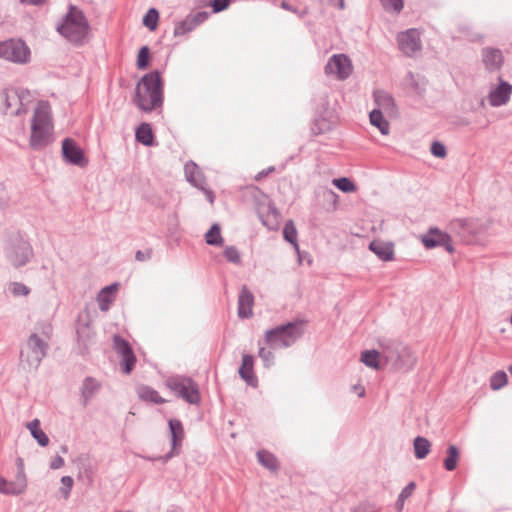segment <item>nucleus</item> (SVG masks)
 Returning a JSON list of instances; mask_svg holds the SVG:
<instances>
[{
  "label": "nucleus",
  "mask_w": 512,
  "mask_h": 512,
  "mask_svg": "<svg viewBox=\"0 0 512 512\" xmlns=\"http://www.w3.org/2000/svg\"><path fill=\"white\" fill-rule=\"evenodd\" d=\"M16 466H17L16 476H20V474H22L23 476H26L25 471H24V462H23L22 458L18 457L16 459Z\"/></svg>",
  "instance_id": "nucleus-60"
},
{
  "label": "nucleus",
  "mask_w": 512,
  "mask_h": 512,
  "mask_svg": "<svg viewBox=\"0 0 512 512\" xmlns=\"http://www.w3.org/2000/svg\"><path fill=\"white\" fill-rule=\"evenodd\" d=\"M258 356L262 359L266 368H269L274 364L275 356L271 350H267L265 347H260Z\"/></svg>",
  "instance_id": "nucleus-46"
},
{
  "label": "nucleus",
  "mask_w": 512,
  "mask_h": 512,
  "mask_svg": "<svg viewBox=\"0 0 512 512\" xmlns=\"http://www.w3.org/2000/svg\"><path fill=\"white\" fill-rule=\"evenodd\" d=\"M381 350H365L361 353V361L368 367L378 369L380 366Z\"/></svg>",
  "instance_id": "nucleus-33"
},
{
  "label": "nucleus",
  "mask_w": 512,
  "mask_h": 512,
  "mask_svg": "<svg viewBox=\"0 0 512 512\" xmlns=\"http://www.w3.org/2000/svg\"><path fill=\"white\" fill-rule=\"evenodd\" d=\"M159 21V12L156 8H150L143 17V25L150 31L156 30Z\"/></svg>",
  "instance_id": "nucleus-37"
},
{
  "label": "nucleus",
  "mask_w": 512,
  "mask_h": 512,
  "mask_svg": "<svg viewBox=\"0 0 512 512\" xmlns=\"http://www.w3.org/2000/svg\"><path fill=\"white\" fill-rule=\"evenodd\" d=\"M165 385L177 397L191 405H198L201 401L198 385L190 377L183 375L170 376L165 380Z\"/></svg>",
  "instance_id": "nucleus-7"
},
{
  "label": "nucleus",
  "mask_w": 512,
  "mask_h": 512,
  "mask_svg": "<svg viewBox=\"0 0 512 512\" xmlns=\"http://www.w3.org/2000/svg\"><path fill=\"white\" fill-rule=\"evenodd\" d=\"M27 428L30 430L31 435L41 447H46L49 444V438L40 427V421L34 419L28 423Z\"/></svg>",
  "instance_id": "nucleus-30"
},
{
  "label": "nucleus",
  "mask_w": 512,
  "mask_h": 512,
  "mask_svg": "<svg viewBox=\"0 0 512 512\" xmlns=\"http://www.w3.org/2000/svg\"><path fill=\"white\" fill-rule=\"evenodd\" d=\"M164 83L159 71L142 76L136 84L133 103L143 112H151L163 105Z\"/></svg>",
  "instance_id": "nucleus-1"
},
{
  "label": "nucleus",
  "mask_w": 512,
  "mask_h": 512,
  "mask_svg": "<svg viewBox=\"0 0 512 512\" xmlns=\"http://www.w3.org/2000/svg\"><path fill=\"white\" fill-rule=\"evenodd\" d=\"M209 17L206 11H198L196 13H189L183 20L175 23L173 35L175 37L183 36L192 32L200 24L205 22Z\"/></svg>",
  "instance_id": "nucleus-14"
},
{
  "label": "nucleus",
  "mask_w": 512,
  "mask_h": 512,
  "mask_svg": "<svg viewBox=\"0 0 512 512\" xmlns=\"http://www.w3.org/2000/svg\"><path fill=\"white\" fill-rule=\"evenodd\" d=\"M10 291L14 296H27L30 293V289L20 282H13Z\"/></svg>",
  "instance_id": "nucleus-49"
},
{
  "label": "nucleus",
  "mask_w": 512,
  "mask_h": 512,
  "mask_svg": "<svg viewBox=\"0 0 512 512\" xmlns=\"http://www.w3.org/2000/svg\"><path fill=\"white\" fill-rule=\"evenodd\" d=\"M21 2L27 5L39 6L42 5L45 2V0H21Z\"/></svg>",
  "instance_id": "nucleus-63"
},
{
  "label": "nucleus",
  "mask_w": 512,
  "mask_h": 512,
  "mask_svg": "<svg viewBox=\"0 0 512 512\" xmlns=\"http://www.w3.org/2000/svg\"><path fill=\"white\" fill-rule=\"evenodd\" d=\"M61 483L63 486L60 488V492L63 495V497L67 499L73 487V478L71 476H63L61 478Z\"/></svg>",
  "instance_id": "nucleus-50"
},
{
  "label": "nucleus",
  "mask_w": 512,
  "mask_h": 512,
  "mask_svg": "<svg viewBox=\"0 0 512 512\" xmlns=\"http://www.w3.org/2000/svg\"><path fill=\"white\" fill-rule=\"evenodd\" d=\"M101 383L94 377H86L80 387L81 404L86 407L91 399L100 391Z\"/></svg>",
  "instance_id": "nucleus-19"
},
{
  "label": "nucleus",
  "mask_w": 512,
  "mask_h": 512,
  "mask_svg": "<svg viewBox=\"0 0 512 512\" xmlns=\"http://www.w3.org/2000/svg\"><path fill=\"white\" fill-rule=\"evenodd\" d=\"M63 465H64V459L60 455H57L51 461L50 468L53 470H56V469L61 468Z\"/></svg>",
  "instance_id": "nucleus-58"
},
{
  "label": "nucleus",
  "mask_w": 512,
  "mask_h": 512,
  "mask_svg": "<svg viewBox=\"0 0 512 512\" xmlns=\"http://www.w3.org/2000/svg\"><path fill=\"white\" fill-rule=\"evenodd\" d=\"M184 172L189 183L200 190H204V186H206V180L196 163L193 161L187 162L184 166Z\"/></svg>",
  "instance_id": "nucleus-20"
},
{
  "label": "nucleus",
  "mask_w": 512,
  "mask_h": 512,
  "mask_svg": "<svg viewBox=\"0 0 512 512\" xmlns=\"http://www.w3.org/2000/svg\"><path fill=\"white\" fill-rule=\"evenodd\" d=\"M370 123L377 127L382 135H387L390 130L389 122L384 118L380 109H373L370 114Z\"/></svg>",
  "instance_id": "nucleus-29"
},
{
  "label": "nucleus",
  "mask_w": 512,
  "mask_h": 512,
  "mask_svg": "<svg viewBox=\"0 0 512 512\" xmlns=\"http://www.w3.org/2000/svg\"><path fill=\"white\" fill-rule=\"evenodd\" d=\"M57 32L74 44H82L89 32V23L84 13L71 5Z\"/></svg>",
  "instance_id": "nucleus-6"
},
{
  "label": "nucleus",
  "mask_w": 512,
  "mask_h": 512,
  "mask_svg": "<svg viewBox=\"0 0 512 512\" xmlns=\"http://www.w3.org/2000/svg\"><path fill=\"white\" fill-rule=\"evenodd\" d=\"M405 81L417 94H424L425 88L420 85L416 75L412 71L406 74Z\"/></svg>",
  "instance_id": "nucleus-43"
},
{
  "label": "nucleus",
  "mask_w": 512,
  "mask_h": 512,
  "mask_svg": "<svg viewBox=\"0 0 512 512\" xmlns=\"http://www.w3.org/2000/svg\"><path fill=\"white\" fill-rule=\"evenodd\" d=\"M168 426L171 436V446L181 450L182 441L185 435L182 422L178 419H170L168 421Z\"/></svg>",
  "instance_id": "nucleus-24"
},
{
  "label": "nucleus",
  "mask_w": 512,
  "mask_h": 512,
  "mask_svg": "<svg viewBox=\"0 0 512 512\" xmlns=\"http://www.w3.org/2000/svg\"><path fill=\"white\" fill-rule=\"evenodd\" d=\"M205 241L211 246H221L223 238L221 236V227L218 223L212 224L210 229L205 234Z\"/></svg>",
  "instance_id": "nucleus-34"
},
{
  "label": "nucleus",
  "mask_w": 512,
  "mask_h": 512,
  "mask_svg": "<svg viewBox=\"0 0 512 512\" xmlns=\"http://www.w3.org/2000/svg\"><path fill=\"white\" fill-rule=\"evenodd\" d=\"M6 257L15 268L22 267L33 257L32 246L18 234L10 239L6 248Z\"/></svg>",
  "instance_id": "nucleus-9"
},
{
  "label": "nucleus",
  "mask_w": 512,
  "mask_h": 512,
  "mask_svg": "<svg viewBox=\"0 0 512 512\" xmlns=\"http://www.w3.org/2000/svg\"><path fill=\"white\" fill-rule=\"evenodd\" d=\"M53 130L52 117L48 103L41 102L36 107L31 119L29 145L33 150H41L51 142Z\"/></svg>",
  "instance_id": "nucleus-4"
},
{
  "label": "nucleus",
  "mask_w": 512,
  "mask_h": 512,
  "mask_svg": "<svg viewBox=\"0 0 512 512\" xmlns=\"http://www.w3.org/2000/svg\"><path fill=\"white\" fill-rule=\"evenodd\" d=\"M327 75L336 74L338 79L345 80L352 73V64L345 54L333 55L325 65Z\"/></svg>",
  "instance_id": "nucleus-12"
},
{
  "label": "nucleus",
  "mask_w": 512,
  "mask_h": 512,
  "mask_svg": "<svg viewBox=\"0 0 512 512\" xmlns=\"http://www.w3.org/2000/svg\"><path fill=\"white\" fill-rule=\"evenodd\" d=\"M416 488L415 482L411 481L409 482L400 492L398 495L397 501L395 503L396 509L398 512L402 511L404 507V502L406 499H408L412 493L414 492Z\"/></svg>",
  "instance_id": "nucleus-36"
},
{
  "label": "nucleus",
  "mask_w": 512,
  "mask_h": 512,
  "mask_svg": "<svg viewBox=\"0 0 512 512\" xmlns=\"http://www.w3.org/2000/svg\"><path fill=\"white\" fill-rule=\"evenodd\" d=\"M379 347L384 364L393 372L406 373L412 370L417 362V358L411 349L402 342L381 339Z\"/></svg>",
  "instance_id": "nucleus-2"
},
{
  "label": "nucleus",
  "mask_w": 512,
  "mask_h": 512,
  "mask_svg": "<svg viewBox=\"0 0 512 512\" xmlns=\"http://www.w3.org/2000/svg\"><path fill=\"white\" fill-rule=\"evenodd\" d=\"M118 287V283H112L100 290L97 295V301L101 311L109 310L110 304L114 301L115 293L117 292Z\"/></svg>",
  "instance_id": "nucleus-23"
},
{
  "label": "nucleus",
  "mask_w": 512,
  "mask_h": 512,
  "mask_svg": "<svg viewBox=\"0 0 512 512\" xmlns=\"http://www.w3.org/2000/svg\"><path fill=\"white\" fill-rule=\"evenodd\" d=\"M135 139L137 142L147 147L155 146L154 134L149 123H141L135 131Z\"/></svg>",
  "instance_id": "nucleus-25"
},
{
  "label": "nucleus",
  "mask_w": 512,
  "mask_h": 512,
  "mask_svg": "<svg viewBox=\"0 0 512 512\" xmlns=\"http://www.w3.org/2000/svg\"><path fill=\"white\" fill-rule=\"evenodd\" d=\"M231 0H212L211 7L213 13H219L227 9L230 5Z\"/></svg>",
  "instance_id": "nucleus-53"
},
{
  "label": "nucleus",
  "mask_w": 512,
  "mask_h": 512,
  "mask_svg": "<svg viewBox=\"0 0 512 512\" xmlns=\"http://www.w3.org/2000/svg\"><path fill=\"white\" fill-rule=\"evenodd\" d=\"M281 8H283L284 10H287V11H290L292 13L297 14L300 18H303V17H305L308 14V10L307 9H304V10L300 11L299 9L295 8L294 6H292L291 4H289L286 1H283L281 3Z\"/></svg>",
  "instance_id": "nucleus-55"
},
{
  "label": "nucleus",
  "mask_w": 512,
  "mask_h": 512,
  "mask_svg": "<svg viewBox=\"0 0 512 512\" xmlns=\"http://www.w3.org/2000/svg\"><path fill=\"white\" fill-rule=\"evenodd\" d=\"M113 347H114V350L121 356L133 352V349H132L130 343L127 340H125L123 337H121L120 335H117V334L114 335V337H113Z\"/></svg>",
  "instance_id": "nucleus-38"
},
{
  "label": "nucleus",
  "mask_w": 512,
  "mask_h": 512,
  "mask_svg": "<svg viewBox=\"0 0 512 512\" xmlns=\"http://www.w3.org/2000/svg\"><path fill=\"white\" fill-rule=\"evenodd\" d=\"M297 229H296V226L294 224V222L292 220H288L285 225H284V228H283V237L284 239L289 242L290 244L293 245V247L295 248V250H299V244H298V240H297Z\"/></svg>",
  "instance_id": "nucleus-35"
},
{
  "label": "nucleus",
  "mask_w": 512,
  "mask_h": 512,
  "mask_svg": "<svg viewBox=\"0 0 512 512\" xmlns=\"http://www.w3.org/2000/svg\"><path fill=\"white\" fill-rule=\"evenodd\" d=\"M508 381V377L505 371L499 370L495 372L490 378V387L492 390H499L503 388Z\"/></svg>",
  "instance_id": "nucleus-39"
},
{
  "label": "nucleus",
  "mask_w": 512,
  "mask_h": 512,
  "mask_svg": "<svg viewBox=\"0 0 512 512\" xmlns=\"http://www.w3.org/2000/svg\"><path fill=\"white\" fill-rule=\"evenodd\" d=\"M422 243L428 249L443 247L447 252L453 253L454 246L449 234L433 227L422 237Z\"/></svg>",
  "instance_id": "nucleus-11"
},
{
  "label": "nucleus",
  "mask_w": 512,
  "mask_h": 512,
  "mask_svg": "<svg viewBox=\"0 0 512 512\" xmlns=\"http://www.w3.org/2000/svg\"><path fill=\"white\" fill-rule=\"evenodd\" d=\"M504 62L502 51L498 48L487 47L482 49V64L489 72L500 71Z\"/></svg>",
  "instance_id": "nucleus-16"
},
{
  "label": "nucleus",
  "mask_w": 512,
  "mask_h": 512,
  "mask_svg": "<svg viewBox=\"0 0 512 512\" xmlns=\"http://www.w3.org/2000/svg\"><path fill=\"white\" fill-rule=\"evenodd\" d=\"M121 357H122L121 364L123 365V372L125 374H130L132 372V370L134 369L136 361H137L134 352L123 355Z\"/></svg>",
  "instance_id": "nucleus-44"
},
{
  "label": "nucleus",
  "mask_w": 512,
  "mask_h": 512,
  "mask_svg": "<svg viewBox=\"0 0 512 512\" xmlns=\"http://www.w3.org/2000/svg\"><path fill=\"white\" fill-rule=\"evenodd\" d=\"M512 84L499 77L497 87L492 89L488 94V101L492 107H500L505 105L511 97Z\"/></svg>",
  "instance_id": "nucleus-15"
},
{
  "label": "nucleus",
  "mask_w": 512,
  "mask_h": 512,
  "mask_svg": "<svg viewBox=\"0 0 512 512\" xmlns=\"http://www.w3.org/2000/svg\"><path fill=\"white\" fill-rule=\"evenodd\" d=\"M385 10H393L399 13L404 7L403 0H380Z\"/></svg>",
  "instance_id": "nucleus-47"
},
{
  "label": "nucleus",
  "mask_w": 512,
  "mask_h": 512,
  "mask_svg": "<svg viewBox=\"0 0 512 512\" xmlns=\"http://www.w3.org/2000/svg\"><path fill=\"white\" fill-rule=\"evenodd\" d=\"M30 56V48L22 39L0 41V59L23 65L30 61Z\"/></svg>",
  "instance_id": "nucleus-8"
},
{
  "label": "nucleus",
  "mask_w": 512,
  "mask_h": 512,
  "mask_svg": "<svg viewBox=\"0 0 512 512\" xmlns=\"http://www.w3.org/2000/svg\"><path fill=\"white\" fill-rule=\"evenodd\" d=\"M354 512H379L375 508L368 506V505H361L357 507Z\"/></svg>",
  "instance_id": "nucleus-62"
},
{
  "label": "nucleus",
  "mask_w": 512,
  "mask_h": 512,
  "mask_svg": "<svg viewBox=\"0 0 512 512\" xmlns=\"http://www.w3.org/2000/svg\"><path fill=\"white\" fill-rule=\"evenodd\" d=\"M369 249L382 261L394 260V245L391 242L374 240L370 242Z\"/></svg>",
  "instance_id": "nucleus-22"
},
{
  "label": "nucleus",
  "mask_w": 512,
  "mask_h": 512,
  "mask_svg": "<svg viewBox=\"0 0 512 512\" xmlns=\"http://www.w3.org/2000/svg\"><path fill=\"white\" fill-rule=\"evenodd\" d=\"M27 487V478L20 474V476L15 475V479L13 481H8L6 478L0 476V493L5 495H20L22 494Z\"/></svg>",
  "instance_id": "nucleus-17"
},
{
  "label": "nucleus",
  "mask_w": 512,
  "mask_h": 512,
  "mask_svg": "<svg viewBox=\"0 0 512 512\" xmlns=\"http://www.w3.org/2000/svg\"><path fill=\"white\" fill-rule=\"evenodd\" d=\"M53 334V327L48 321H39L35 325V331L29 336L26 343L27 353L20 352L21 361L26 356V362L30 367L38 368L46 357L49 349V341Z\"/></svg>",
  "instance_id": "nucleus-3"
},
{
  "label": "nucleus",
  "mask_w": 512,
  "mask_h": 512,
  "mask_svg": "<svg viewBox=\"0 0 512 512\" xmlns=\"http://www.w3.org/2000/svg\"><path fill=\"white\" fill-rule=\"evenodd\" d=\"M206 194V197H207V200L210 202V203H213L214 200H215V195H214V192L209 190V189H206L204 187V190H203Z\"/></svg>",
  "instance_id": "nucleus-64"
},
{
  "label": "nucleus",
  "mask_w": 512,
  "mask_h": 512,
  "mask_svg": "<svg viewBox=\"0 0 512 512\" xmlns=\"http://www.w3.org/2000/svg\"><path fill=\"white\" fill-rule=\"evenodd\" d=\"M431 154L437 158H444L447 155L446 147L439 141H434L430 148Z\"/></svg>",
  "instance_id": "nucleus-48"
},
{
  "label": "nucleus",
  "mask_w": 512,
  "mask_h": 512,
  "mask_svg": "<svg viewBox=\"0 0 512 512\" xmlns=\"http://www.w3.org/2000/svg\"><path fill=\"white\" fill-rule=\"evenodd\" d=\"M375 102L379 107L387 109L390 106H394L393 97L383 91L374 93Z\"/></svg>",
  "instance_id": "nucleus-42"
},
{
  "label": "nucleus",
  "mask_w": 512,
  "mask_h": 512,
  "mask_svg": "<svg viewBox=\"0 0 512 512\" xmlns=\"http://www.w3.org/2000/svg\"><path fill=\"white\" fill-rule=\"evenodd\" d=\"M4 95V103H5V106L7 109L11 108L14 103L18 100H20V95L18 94V92L16 90H12V91H4L3 93Z\"/></svg>",
  "instance_id": "nucleus-51"
},
{
  "label": "nucleus",
  "mask_w": 512,
  "mask_h": 512,
  "mask_svg": "<svg viewBox=\"0 0 512 512\" xmlns=\"http://www.w3.org/2000/svg\"><path fill=\"white\" fill-rule=\"evenodd\" d=\"M324 126H327V123L324 119L315 120V122L313 123V125L311 127V130H312L313 134L319 135V134H322L326 130V127H324Z\"/></svg>",
  "instance_id": "nucleus-56"
},
{
  "label": "nucleus",
  "mask_w": 512,
  "mask_h": 512,
  "mask_svg": "<svg viewBox=\"0 0 512 512\" xmlns=\"http://www.w3.org/2000/svg\"><path fill=\"white\" fill-rule=\"evenodd\" d=\"M470 220L468 219H456L452 222V226L454 228H459L460 231L459 233L460 234H465L466 232H470L471 231V225H470Z\"/></svg>",
  "instance_id": "nucleus-52"
},
{
  "label": "nucleus",
  "mask_w": 512,
  "mask_h": 512,
  "mask_svg": "<svg viewBox=\"0 0 512 512\" xmlns=\"http://www.w3.org/2000/svg\"><path fill=\"white\" fill-rule=\"evenodd\" d=\"M460 459V451L459 449L450 444L446 450V457L443 460L444 469L451 472L457 468L458 461Z\"/></svg>",
  "instance_id": "nucleus-28"
},
{
  "label": "nucleus",
  "mask_w": 512,
  "mask_h": 512,
  "mask_svg": "<svg viewBox=\"0 0 512 512\" xmlns=\"http://www.w3.org/2000/svg\"><path fill=\"white\" fill-rule=\"evenodd\" d=\"M62 156L65 162L80 168L86 167L89 163L83 149L71 138L62 141Z\"/></svg>",
  "instance_id": "nucleus-10"
},
{
  "label": "nucleus",
  "mask_w": 512,
  "mask_h": 512,
  "mask_svg": "<svg viewBox=\"0 0 512 512\" xmlns=\"http://www.w3.org/2000/svg\"><path fill=\"white\" fill-rule=\"evenodd\" d=\"M151 257H152L151 249H147L145 251L138 250L135 254V259L140 262L149 260Z\"/></svg>",
  "instance_id": "nucleus-57"
},
{
  "label": "nucleus",
  "mask_w": 512,
  "mask_h": 512,
  "mask_svg": "<svg viewBox=\"0 0 512 512\" xmlns=\"http://www.w3.org/2000/svg\"><path fill=\"white\" fill-rule=\"evenodd\" d=\"M413 445H414V454L417 459L426 458L431 450L430 441L422 436H417L414 439Z\"/></svg>",
  "instance_id": "nucleus-32"
},
{
  "label": "nucleus",
  "mask_w": 512,
  "mask_h": 512,
  "mask_svg": "<svg viewBox=\"0 0 512 512\" xmlns=\"http://www.w3.org/2000/svg\"><path fill=\"white\" fill-rule=\"evenodd\" d=\"M254 304V296L251 291L244 285L238 296V317L242 319L250 318L253 314L252 307Z\"/></svg>",
  "instance_id": "nucleus-18"
},
{
  "label": "nucleus",
  "mask_w": 512,
  "mask_h": 512,
  "mask_svg": "<svg viewBox=\"0 0 512 512\" xmlns=\"http://www.w3.org/2000/svg\"><path fill=\"white\" fill-rule=\"evenodd\" d=\"M274 170H275V168H274L273 166H270V167H268L267 169H264V170L260 171V172L256 175L255 179H256L257 181H259V180H261L263 177H266L269 173L273 172Z\"/></svg>",
  "instance_id": "nucleus-61"
},
{
  "label": "nucleus",
  "mask_w": 512,
  "mask_h": 512,
  "mask_svg": "<svg viewBox=\"0 0 512 512\" xmlns=\"http://www.w3.org/2000/svg\"><path fill=\"white\" fill-rule=\"evenodd\" d=\"M254 358L249 354H244L242 357V363L239 368L240 377L250 386L256 387L258 380L253 370Z\"/></svg>",
  "instance_id": "nucleus-21"
},
{
  "label": "nucleus",
  "mask_w": 512,
  "mask_h": 512,
  "mask_svg": "<svg viewBox=\"0 0 512 512\" xmlns=\"http://www.w3.org/2000/svg\"><path fill=\"white\" fill-rule=\"evenodd\" d=\"M323 196L331 200L334 204L337 202L338 195L332 189H324Z\"/></svg>",
  "instance_id": "nucleus-59"
},
{
  "label": "nucleus",
  "mask_w": 512,
  "mask_h": 512,
  "mask_svg": "<svg viewBox=\"0 0 512 512\" xmlns=\"http://www.w3.org/2000/svg\"><path fill=\"white\" fill-rule=\"evenodd\" d=\"M332 184L345 193H351L356 191V185L352 180H350L347 177L335 178L332 180Z\"/></svg>",
  "instance_id": "nucleus-40"
},
{
  "label": "nucleus",
  "mask_w": 512,
  "mask_h": 512,
  "mask_svg": "<svg viewBox=\"0 0 512 512\" xmlns=\"http://www.w3.org/2000/svg\"><path fill=\"white\" fill-rule=\"evenodd\" d=\"M78 344L82 346V353L87 351L88 344L94 336V332L89 323H78L76 328Z\"/></svg>",
  "instance_id": "nucleus-26"
},
{
  "label": "nucleus",
  "mask_w": 512,
  "mask_h": 512,
  "mask_svg": "<svg viewBox=\"0 0 512 512\" xmlns=\"http://www.w3.org/2000/svg\"><path fill=\"white\" fill-rule=\"evenodd\" d=\"M137 394L141 400L146 402L154 404H163L166 402V400L162 398L155 389L147 385L139 386L137 388Z\"/></svg>",
  "instance_id": "nucleus-27"
},
{
  "label": "nucleus",
  "mask_w": 512,
  "mask_h": 512,
  "mask_svg": "<svg viewBox=\"0 0 512 512\" xmlns=\"http://www.w3.org/2000/svg\"><path fill=\"white\" fill-rule=\"evenodd\" d=\"M305 324V320L296 319L271 328L265 332L264 342L272 349L291 347L303 336Z\"/></svg>",
  "instance_id": "nucleus-5"
},
{
  "label": "nucleus",
  "mask_w": 512,
  "mask_h": 512,
  "mask_svg": "<svg viewBox=\"0 0 512 512\" xmlns=\"http://www.w3.org/2000/svg\"><path fill=\"white\" fill-rule=\"evenodd\" d=\"M150 49L148 46H142L137 55L136 65L139 70H145L149 66Z\"/></svg>",
  "instance_id": "nucleus-41"
},
{
  "label": "nucleus",
  "mask_w": 512,
  "mask_h": 512,
  "mask_svg": "<svg viewBox=\"0 0 512 512\" xmlns=\"http://www.w3.org/2000/svg\"><path fill=\"white\" fill-rule=\"evenodd\" d=\"M399 49L408 57H412L422 48L420 34L416 29H408L397 36Z\"/></svg>",
  "instance_id": "nucleus-13"
},
{
  "label": "nucleus",
  "mask_w": 512,
  "mask_h": 512,
  "mask_svg": "<svg viewBox=\"0 0 512 512\" xmlns=\"http://www.w3.org/2000/svg\"><path fill=\"white\" fill-rule=\"evenodd\" d=\"M258 462L270 471H277L279 462L276 456L267 450H259L257 452Z\"/></svg>",
  "instance_id": "nucleus-31"
},
{
  "label": "nucleus",
  "mask_w": 512,
  "mask_h": 512,
  "mask_svg": "<svg viewBox=\"0 0 512 512\" xmlns=\"http://www.w3.org/2000/svg\"><path fill=\"white\" fill-rule=\"evenodd\" d=\"M181 450L171 446V449L168 453H166L163 456H159L157 458H154L153 460L161 461L162 463H167L169 460H171L173 457L178 456L180 454Z\"/></svg>",
  "instance_id": "nucleus-54"
},
{
  "label": "nucleus",
  "mask_w": 512,
  "mask_h": 512,
  "mask_svg": "<svg viewBox=\"0 0 512 512\" xmlns=\"http://www.w3.org/2000/svg\"><path fill=\"white\" fill-rule=\"evenodd\" d=\"M224 256L228 262L233 264H240L241 262L240 253L235 246H227L224 250Z\"/></svg>",
  "instance_id": "nucleus-45"
}]
</instances>
